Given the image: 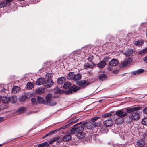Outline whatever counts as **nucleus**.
Returning a JSON list of instances; mask_svg holds the SVG:
<instances>
[{
  "label": "nucleus",
  "instance_id": "nucleus-46",
  "mask_svg": "<svg viewBox=\"0 0 147 147\" xmlns=\"http://www.w3.org/2000/svg\"><path fill=\"white\" fill-rule=\"evenodd\" d=\"M85 139L87 142H90L92 140V138L90 136L85 138Z\"/></svg>",
  "mask_w": 147,
  "mask_h": 147
},
{
  "label": "nucleus",
  "instance_id": "nucleus-13",
  "mask_svg": "<svg viewBox=\"0 0 147 147\" xmlns=\"http://www.w3.org/2000/svg\"><path fill=\"white\" fill-rule=\"evenodd\" d=\"M45 81V79L43 78H40L38 79L36 83L37 85H40L43 84Z\"/></svg>",
  "mask_w": 147,
  "mask_h": 147
},
{
  "label": "nucleus",
  "instance_id": "nucleus-24",
  "mask_svg": "<svg viewBox=\"0 0 147 147\" xmlns=\"http://www.w3.org/2000/svg\"><path fill=\"white\" fill-rule=\"evenodd\" d=\"M147 53V47L140 51L138 54L140 55H142Z\"/></svg>",
  "mask_w": 147,
  "mask_h": 147
},
{
  "label": "nucleus",
  "instance_id": "nucleus-42",
  "mask_svg": "<svg viewBox=\"0 0 147 147\" xmlns=\"http://www.w3.org/2000/svg\"><path fill=\"white\" fill-rule=\"evenodd\" d=\"M93 123V127H99L100 125V122H95Z\"/></svg>",
  "mask_w": 147,
  "mask_h": 147
},
{
  "label": "nucleus",
  "instance_id": "nucleus-7",
  "mask_svg": "<svg viewBox=\"0 0 147 147\" xmlns=\"http://www.w3.org/2000/svg\"><path fill=\"white\" fill-rule=\"evenodd\" d=\"M104 122V124L105 126L107 127L112 126L113 124V121L111 119L106 120Z\"/></svg>",
  "mask_w": 147,
  "mask_h": 147
},
{
  "label": "nucleus",
  "instance_id": "nucleus-39",
  "mask_svg": "<svg viewBox=\"0 0 147 147\" xmlns=\"http://www.w3.org/2000/svg\"><path fill=\"white\" fill-rule=\"evenodd\" d=\"M38 147H46V142L39 144Z\"/></svg>",
  "mask_w": 147,
  "mask_h": 147
},
{
  "label": "nucleus",
  "instance_id": "nucleus-17",
  "mask_svg": "<svg viewBox=\"0 0 147 147\" xmlns=\"http://www.w3.org/2000/svg\"><path fill=\"white\" fill-rule=\"evenodd\" d=\"M86 83V81L83 80L77 81L76 82V84L78 85L81 86L85 85V86H87V85H85Z\"/></svg>",
  "mask_w": 147,
  "mask_h": 147
},
{
  "label": "nucleus",
  "instance_id": "nucleus-3",
  "mask_svg": "<svg viewBox=\"0 0 147 147\" xmlns=\"http://www.w3.org/2000/svg\"><path fill=\"white\" fill-rule=\"evenodd\" d=\"M52 96V94L51 93L47 95V105L54 106L57 103L55 100H51Z\"/></svg>",
  "mask_w": 147,
  "mask_h": 147
},
{
  "label": "nucleus",
  "instance_id": "nucleus-16",
  "mask_svg": "<svg viewBox=\"0 0 147 147\" xmlns=\"http://www.w3.org/2000/svg\"><path fill=\"white\" fill-rule=\"evenodd\" d=\"M65 77H62L58 78L57 80V82L58 84H63L65 81Z\"/></svg>",
  "mask_w": 147,
  "mask_h": 147
},
{
  "label": "nucleus",
  "instance_id": "nucleus-6",
  "mask_svg": "<svg viewBox=\"0 0 147 147\" xmlns=\"http://www.w3.org/2000/svg\"><path fill=\"white\" fill-rule=\"evenodd\" d=\"M119 61L115 59H113L109 62V64L110 66H115L119 63Z\"/></svg>",
  "mask_w": 147,
  "mask_h": 147
},
{
  "label": "nucleus",
  "instance_id": "nucleus-43",
  "mask_svg": "<svg viewBox=\"0 0 147 147\" xmlns=\"http://www.w3.org/2000/svg\"><path fill=\"white\" fill-rule=\"evenodd\" d=\"M17 87L18 86H14L13 87L12 89V93H15L16 92H17L16 89L17 88Z\"/></svg>",
  "mask_w": 147,
  "mask_h": 147
},
{
  "label": "nucleus",
  "instance_id": "nucleus-45",
  "mask_svg": "<svg viewBox=\"0 0 147 147\" xmlns=\"http://www.w3.org/2000/svg\"><path fill=\"white\" fill-rule=\"evenodd\" d=\"M131 75H139L137 70L133 71L131 73Z\"/></svg>",
  "mask_w": 147,
  "mask_h": 147
},
{
  "label": "nucleus",
  "instance_id": "nucleus-32",
  "mask_svg": "<svg viewBox=\"0 0 147 147\" xmlns=\"http://www.w3.org/2000/svg\"><path fill=\"white\" fill-rule=\"evenodd\" d=\"M71 86V83L69 82H66L63 85V87L65 89H67Z\"/></svg>",
  "mask_w": 147,
  "mask_h": 147
},
{
  "label": "nucleus",
  "instance_id": "nucleus-9",
  "mask_svg": "<svg viewBox=\"0 0 147 147\" xmlns=\"http://www.w3.org/2000/svg\"><path fill=\"white\" fill-rule=\"evenodd\" d=\"M144 141L142 139H140L138 140L136 142L137 146L139 147H143L145 145Z\"/></svg>",
  "mask_w": 147,
  "mask_h": 147
},
{
  "label": "nucleus",
  "instance_id": "nucleus-15",
  "mask_svg": "<svg viewBox=\"0 0 147 147\" xmlns=\"http://www.w3.org/2000/svg\"><path fill=\"white\" fill-rule=\"evenodd\" d=\"M106 63L102 60L97 64V66L100 68H103L106 65Z\"/></svg>",
  "mask_w": 147,
  "mask_h": 147
},
{
  "label": "nucleus",
  "instance_id": "nucleus-14",
  "mask_svg": "<svg viewBox=\"0 0 147 147\" xmlns=\"http://www.w3.org/2000/svg\"><path fill=\"white\" fill-rule=\"evenodd\" d=\"M71 137L70 134L66 135L63 137L62 138V140L65 142L71 140Z\"/></svg>",
  "mask_w": 147,
  "mask_h": 147
},
{
  "label": "nucleus",
  "instance_id": "nucleus-40",
  "mask_svg": "<svg viewBox=\"0 0 147 147\" xmlns=\"http://www.w3.org/2000/svg\"><path fill=\"white\" fill-rule=\"evenodd\" d=\"M99 117H95L93 118H92L91 121L93 122V123L95 122L96 120L98 119L99 118Z\"/></svg>",
  "mask_w": 147,
  "mask_h": 147
},
{
  "label": "nucleus",
  "instance_id": "nucleus-51",
  "mask_svg": "<svg viewBox=\"0 0 147 147\" xmlns=\"http://www.w3.org/2000/svg\"><path fill=\"white\" fill-rule=\"evenodd\" d=\"M13 0H6L5 2H7V4L8 3H10L12 2Z\"/></svg>",
  "mask_w": 147,
  "mask_h": 147
},
{
  "label": "nucleus",
  "instance_id": "nucleus-33",
  "mask_svg": "<svg viewBox=\"0 0 147 147\" xmlns=\"http://www.w3.org/2000/svg\"><path fill=\"white\" fill-rule=\"evenodd\" d=\"M60 138V137L59 136H58L55 137V138L52 139L49 142V144H52V143L58 140Z\"/></svg>",
  "mask_w": 147,
  "mask_h": 147
},
{
  "label": "nucleus",
  "instance_id": "nucleus-50",
  "mask_svg": "<svg viewBox=\"0 0 147 147\" xmlns=\"http://www.w3.org/2000/svg\"><path fill=\"white\" fill-rule=\"evenodd\" d=\"M144 113L147 114V107H145L143 110Z\"/></svg>",
  "mask_w": 147,
  "mask_h": 147
},
{
  "label": "nucleus",
  "instance_id": "nucleus-23",
  "mask_svg": "<svg viewBox=\"0 0 147 147\" xmlns=\"http://www.w3.org/2000/svg\"><path fill=\"white\" fill-rule=\"evenodd\" d=\"M74 75V73L73 72H69L67 75V78L69 80H73Z\"/></svg>",
  "mask_w": 147,
  "mask_h": 147
},
{
  "label": "nucleus",
  "instance_id": "nucleus-26",
  "mask_svg": "<svg viewBox=\"0 0 147 147\" xmlns=\"http://www.w3.org/2000/svg\"><path fill=\"white\" fill-rule=\"evenodd\" d=\"M54 92L56 94H61L63 92V91L61 90L60 88L56 87L54 88Z\"/></svg>",
  "mask_w": 147,
  "mask_h": 147
},
{
  "label": "nucleus",
  "instance_id": "nucleus-4",
  "mask_svg": "<svg viewBox=\"0 0 147 147\" xmlns=\"http://www.w3.org/2000/svg\"><path fill=\"white\" fill-rule=\"evenodd\" d=\"M115 114L119 117H125L127 115V111H126L120 110L116 111Z\"/></svg>",
  "mask_w": 147,
  "mask_h": 147
},
{
  "label": "nucleus",
  "instance_id": "nucleus-38",
  "mask_svg": "<svg viewBox=\"0 0 147 147\" xmlns=\"http://www.w3.org/2000/svg\"><path fill=\"white\" fill-rule=\"evenodd\" d=\"M73 90L71 89V87L69 88L67 91L66 92L65 94L67 95H68L71 94L72 93Z\"/></svg>",
  "mask_w": 147,
  "mask_h": 147
},
{
  "label": "nucleus",
  "instance_id": "nucleus-34",
  "mask_svg": "<svg viewBox=\"0 0 147 147\" xmlns=\"http://www.w3.org/2000/svg\"><path fill=\"white\" fill-rule=\"evenodd\" d=\"M31 103L33 105H37V100L35 98H32L31 99Z\"/></svg>",
  "mask_w": 147,
  "mask_h": 147
},
{
  "label": "nucleus",
  "instance_id": "nucleus-57",
  "mask_svg": "<svg viewBox=\"0 0 147 147\" xmlns=\"http://www.w3.org/2000/svg\"><path fill=\"white\" fill-rule=\"evenodd\" d=\"M2 145V144H0V147Z\"/></svg>",
  "mask_w": 147,
  "mask_h": 147
},
{
  "label": "nucleus",
  "instance_id": "nucleus-12",
  "mask_svg": "<svg viewBox=\"0 0 147 147\" xmlns=\"http://www.w3.org/2000/svg\"><path fill=\"white\" fill-rule=\"evenodd\" d=\"M1 100L3 103L5 104H7L9 103L11 100L10 97L7 96H3L2 97Z\"/></svg>",
  "mask_w": 147,
  "mask_h": 147
},
{
  "label": "nucleus",
  "instance_id": "nucleus-29",
  "mask_svg": "<svg viewBox=\"0 0 147 147\" xmlns=\"http://www.w3.org/2000/svg\"><path fill=\"white\" fill-rule=\"evenodd\" d=\"M71 88L73 91L74 92H76L80 89V87L78 86H77L75 85H74L71 86Z\"/></svg>",
  "mask_w": 147,
  "mask_h": 147
},
{
  "label": "nucleus",
  "instance_id": "nucleus-27",
  "mask_svg": "<svg viewBox=\"0 0 147 147\" xmlns=\"http://www.w3.org/2000/svg\"><path fill=\"white\" fill-rule=\"evenodd\" d=\"M81 78V76L80 74H74L73 80L76 81L78 80H80Z\"/></svg>",
  "mask_w": 147,
  "mask_h": 147
},
{
  "label": "nucleus",
  "instance_id": "nucleus-37",
  "mask_svg": "<svg viewBox=\"0 0 147 147\" xmlns=\"http://www.w3.org/2000/svg\"><path fill=\"white\" fill-rule=\"evenodd\" d=\"M53 77L52 74L51 73H47V80H50V79Z\"/></svg>",
  "mask_w": 147,
  "mask_h": 147
},
{
  "label": "nucleus",
  "instance_id": "nucleus-52",
  "mask_svg": "<svg viewBox=\"0 0 147 147\" xmlns=\"http://www.w3.org/2000/svg\"><path fill=\"white\" fill-rule=\"evenodd\" d=\"M4 120V117H0V122L3 121Z\"/></svg>",
  "mask_w": 147,
  "mask_h": 147
},
{
  "label": "nucleus",
  "instance_id": "nucleus-11",
  "mask_svg": "<svg viewBox=\"0 0 147 147\" xmlns=\"http://www.w3.org/2000/svg\"><path fill=\"white\" fill-rule=\"evenodd\" d=\"M36 100L37 102L39 104H45V102L43 98L39 96H38L36 97Z\"/></svg>",
  "mask_w": 147,
  "mask_h": 147
},
{
  "label": "nucleus",
  "instance_id": "nucleus-48",
  "mask_svg": "<svg viewBox=\"0 0 147 147\" xmlns=\"http://www.w3.org/2000/svg\"><path fill=\"white\" fill-rule=\"evenodd\" d=\"M139 75L142 74L144 72V70L142 69H139L137 70Z\"/></svg>",
  "mask_w": 147,
  "mask_h": 147
},
{
  "label": "nucleus",
  "instance_id": "nucleus-35",
  "mask_svg": "<svg viewBox=\"0 0 147 147\" xmlns=\"http://www.w3.org/2000/svg\"><path fill=\"white\" fill-rule=\"evenodd\" d=\"M142 123L143 125L147 126V117H144L142 121Z\"/></svg>",
  "mask_w": 147,
  "mask_h": 147
},
{
  "label": "nucleus",
  "instance_id": "nucleus-47",
  "mask_svg": "<svg viewBox=\"0 0 147 147\" xmlns=\"http://www.w3.org/2000/svg\"><path fill=\"white\" fill-rule=\"evenodd\" d=\"M109 57H106L103 58L102 61H104L106 63V62H108L109 61Z\"/></svg>",
  "mask_w": 147,
  "mask_h": 147
},
{
  "label": "nucleus",
  "instance_id": "nucleus-49",
  "mask_svg": "<svg viewBox=\"0 0 147 147\" xmlns=\"http://www.w3.org/2000/svg\"><path fill=\"white\" fill-rule=\"evenodd\" d=\"M55 131H56L55 130L52 131H51L50 132H49L47 134V136L48 135H49L51 134H53V133L54 132H55Z\"/></svg>",
  "mask_w": 147,
  "mask_h": 147
},
{
  "label": "nucleus",
  "instance_id": "nucleus-44",
  "mask_svg": "<svg viewBox=\"0 0 147 147\" xmlns=\"http://www.w3.org/2000/svg\"><path fill=\"white\" fill-rule=\"evenodd\" d=\"M93 59V57L92 55H90L88 58V60L89 62H91Z\"/></svg>",
  "mask_w": 147,
  "mask_h": 147
},
{
  "label": "nucleus",
  "instance_id": "nucleus-55",
  "mask_svg": "<svg viewBox=\"0 0 147 147\" xmlns=\"http://www.w3.org/2000/svg\"><path fill=\"white\" fill-rule=\"evenodd\" d=\"M47 147H50V146L49 144H47Z\"/></svg>",
  "mask_w": 147,
  "mask_h": 147
},
{
  "label": "nucleus",
  "instance_id": "nucleus-41",
  "mask_svg": "<svg viewBox=\"0 0 147 147\" xmlns=\"http://www.w3.org/2000/svg\"><path fill=\"white\" fill-rule=\"evenodd\" d=\"M111 115V113H105L102 115V116L103 117H106L110 116Z\"/></svg>",
  "mask_w": 147,
  "mask_h": 147
},
{
  "label": "nucleus",
  "instance_id": "nucleus-28",
  "mask_svg": "<svg viewBox=\"0 0 147 147\" xmlns=\"http://www.w3.org/2000/svg\"><path fill=\"white\" fill-rule=\"evenodd\" d=\"M33 87L32 83L30 82H28L26 86V88L28 90L32 89Z\"/></svg>",
  "mask_w": 147,
  "mask_h": 147
},
{
  "label": "nucleus",
  "instance_id": "nucleus-2",
  "mask_svg": "<svg viewBox=\"0 0 147 147\" xmlns=\"http://www.w3.org/2000/svg\"><path fill=\"white\" fill-rule=\"evenodd\" d=\"M141 108L140 107L129 108L127 109L128 113H130L129 117L133 120H137L139 118V113L135 111Z\"/></svg>",
  "mask_w": 147,
  "mask_h": 147
},
{
  "label": "nucleus",
  "instance_id": "nucleus-1",
  "mask_svg": "<svg viewBox=\"0 0 147 147\" xmlns=\"http://www.w3.org/2000/svg\"><path fill=\"white\" fill-rule=\"evenodd\" d=\"M86 123V122H80L75 124L74 125L73 128L71 129V132L72 134H74L76 132L78 134L81 135Z\"/></svg>",
  "mask_w": 147,
  "mask_h": 147
},
{
  "label": "nucleus",
  "instance_id": "nucleus-30",
  "mask_svg": "<svg viewBox=\"0 0 147 147\" xmlns=\"http://www.w3.org/2000/svg\"><path fill=\"white\" fill-rule=\"evenodd\" d=\"M27 98V96L26 95H23L19 97V100L21 102H23Z\"/></svg>",
  "mask_w": 147,
  "mask_h": 147
},
{
  "label": "nucleus",
  "instance_id": "nucleus-8",
  "mask_svg": "<svg viewBox=\"0 0 147 147\" xmlns=\"http://www.w3.org/2000/svg\"><path fill=\"white\" fill-rule=\"evenodd\" d=\"M85 122H86L87 123L86 125H85V128H86L87 129L90 130H92L94 127L93 123L91 122L88 123L86 121H85Z\"/></svg>",
  "mask_w": 147,
  "mask_h": 147
},
{
  "label": "nucleus",
  "instance_id": "nucleus-20",
  "mask_svg": "<svg viewBox=\"0 0 147 147\" xmlns=\"http://www.w3.org/2000/svg\"><path fill=\"white\" fill-rule=\"evenodd\" d=\"M107 78V75L105 74H101L98 76V79L101 81H103Z\"/></svg>",
  "mask_w": 147,
  "mask_h": 147
},
{
  "label": "nucleus",
  "instance_id": "nucleus-22",
  "mask_svg": "<svg viewBox=\"0 0 147 147\" xmlns=\"http://www.w3.org/2000/svg\"><path fill=\"white\" fill-rule=\"evenodd\" d=\"M133 43L137 46H141L144 43V42L142 40L134 41Z\"/></svg>",
  "mask_w": 147,
  "mask_h": 147
},
{
  "label": "nucleus",
  "instance_id": "nucleus-25",
  "mask_svg": "<svg viewBox=\"0 0 147 147\" xmlns=\"http://www.w3.org/2000/svg\"><path fill=\"white\" fill-rule=\"evenodd\" d=\"M93 65H91L88 63H87L84 65V69H87L90 68H92L94 66V65L92 64Z\"/></svg>",
  "mask_w": 147,
  "mask_h": 147
},
{
  "label": "nucleus",
  "instance_id": "nucleus-19",
  "mask_svg": "<svg viewBox=\"0 0 147 147\" xmlns=\"http://www.w3.org/2000/svg\"><path fill=\"white\" fill-rule=\"evenodd\" d=\"M26 111V108L25 107H20L17 111V112L19 113H20L25 112Z\"/></svg>",
  "mask_w": 147,
  "mask_h": 147
},
{
  "label": "nucleus",
  "instance_id": "nucleus-21",
  "mask_svg": "<svg viewBox=\"0 0 147 147\" xmlns=\"http://www.w3.org/2000/svg\"><path fill=\"white\" fill-rule=\"evenodd\" d=\"M53 84V82L52 80H47V88H49Z\"/></svg>",
  "mask_w": 147,
  "mask_h": 147
},
{
  "label": "nucleus",
  "instance_id": "nucleus-10",
  "mask_svg": "<svg viewBox=\"0 0 147 147\" xmlns=\"http://www.w3.org/2000/svg\"><path fill=\"white\" fill-rule=\"evenodd\" d=\"M133 53L134 50L132 49H128L125 52L126 57L131 56L133 55Z\"/></svg>",
  "mask_w": 147,
  "mask_h": 147
},
{
  "label": "nucleus",
  "instance_id": "nucleus-54",
  "mask_svg": "<svg viewBox=\"0 0 147 147\" xmlns=\"http://www.w3.org/2000/svg\"><path fill=\"white\" fill-rule=\"evenodd\" d=\"M2 99V96H0V101Z\"/></svg>",
  "mask_w": 147,
  "mask_h": 147
},
{
  "label": "nucleus",
  "instance_id": "nucleus-5",
  "mask_svg": "<svg viewBox=\"0 0 147 147\" xmlns=\"http://www.w3.org/2000/svg\"><path fill=\"white\" fill-rule=\"evenodd\" d=\"M133 61V59L132 58H128L125 60L122 63V66L123 67L127 66L131 63Z\"/></svg>",
  "mask_w": 147,
  "mask_h": 147
},
{
  "label": "nucleus",
  "instance_id": "nucleus-18",
  "mask_svg": "<svg viewBox=\"0 0 147 147\" xmlns=\"http://www.w3.org/2000/svg\"><path fill=\"white\" fill-rule=\"evenodd\" d=\"M44 90L45 88H41L36 89L35 91L37 94H42L44 92Z\"/></svg>",
  "mask_w": 147,
  "mask_h": 147
},
{
  "label": "nucleus",
  "instance_id": "nucleus-36",
  "mask_svg": "<svg viewBox=\"0 0 147 147\" xmlns=\"http://www.w3.org/2000/svg\"><path fill=\"white\" fill-rule=\"evenodd\" d=\"M7 5V2L5 1H3L0 3V8L4 7Z\"/></svg>",
  "mask_w": 147,
  "mask_h": 147
},
{
  "label": "nucleus",
  "instance_id": "nucleus-31",
  "mask_svg": "<svg viewBox=\"0 0 147 147\" xmlns=\"http://www.w3.org/2000/svg\"><path fill=\"white\" fill-rule=\"evenodd\" d=\"M10 99H11L10 101L12 103H15L17 101V96H12L11 98H10Z\"/></svg>",
  "mask_w": 147,
  "mask_h": 147
},
{
  "label": "nucleus",
  "instance_id": "nucleus-53",
  "mask_svg": "<svg viewBox=\"0 0 147 147\" xmlns=\"http://www.w3.org/2000/svg\"><path fill=\"white\" fill-rule=\"evenodd\" d=\"M108 69L109 71H111L113 69V68L111 67H108Z\"/></svg>",
  "mask_w": 147,
  "mask_h": 147
},
{
  "label": "nucleus",
  "instance_id": "nucleus-56",
  "mask_svg": "<svg viewBox=\"0 0 147 147\" xmlns=\"http://www.w3.org/2000/svg\"><path fill=\"white\" fill-rule=\"evenodd\" d=\"M82 136H79V138H82L83 136L82 135Z\"/></svg>",
  "mask_w": 147,
  "mask_h": 147
},
{
  "label": "nucleus",
  "instance_id": "nucleus-58",
  "mask_svg": "<svg viewBox=\"0 0 147 147\" xmlns=\"http://www.w3.org/2000/svg\"><path fill=\"white\" fill-rule=\"evenodd\" d=\"M46 137V135H45L44 136V138H45V137Z\"/></svg>",
  "mask_w": 147,
  "mask_h": 147
}]
</instances>
